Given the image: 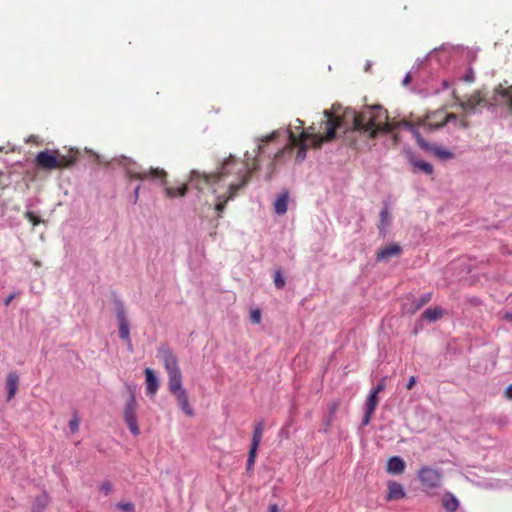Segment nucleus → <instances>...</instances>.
<instances>
[{
    "instance_id": "obj_1",
    "label": "nucleus",
    "mask_w": 512,
    "mask_h": 512,
    "mask_svg": "<svg viewBox=\"0 0 512 512\" xmlns=\"http://www.w3.org/2000/svg\"><path fill=\"white\" fill-rule=\"evenodd\" d=\"M456 118L453 113L447 114L443 110H437L427 114L423 119H419L416 124L406 119L390 121L387 110L382 106H366L359 112L351 113V126L344 130V141L355 149H362L369 140L375 139L379 134H386L398 127H405L411 130L418 143L424 146L416 126L431 131L456 120Z\"/></svg>"
},
{
    "instance_id": "obj_2",
    "label": "nucleus",
    "mask_w": 512,
    "mask_h": 512,
    "mask_svg": "<svg viewBox=\"0 0 512 512\" xmlns=\"http://www.w3.org/2000/svg\"><path fill=\"white\" fill-rule=\"evenodd\" d=\"M296 125L293 128L287 129L288 144L282 150L275 154V159L282 156L285 150L291 151L293 148H298L296 160L303 161L306 157L308 149L307 141L310 140L314 148H319L324 142H329L335 138L336 130L341 129L343 126L342 120L330 110H324L323 118L320 122L319 128L312 124L307 129H304V122L296 119Z\"/></svg>"
},
{
    "instance_id": "obj_3",
    "label": "nucleus",
    "mask_w": 512,
    "mask_h": 512,
    "mask_svg": "<svg viewBox=\"0 0 512 512\" xmlns=\"http://www.w3.org/2000/svg\"><path fill=\"white\" fill-rule=\"evenodd\" d=\"M233 173L240 175V182L246 177V175L247 181L250 178L249 169L245 167L243 163L230 156L222 163L221 169L218 172L208 174L192 170L190 172L189 182L199 191L212 189V192H215L216 190L214 189V185Z\"/></svg>"
},
{
    "instance_id": "obj_4",
    "label": "nucleus",
    "mask_w": 512,
    "mask_h": 512,
    "mask_svg": "<svg viewBox=\"0 0 512 512\" xmlns=\"http://www.w3.org/2000/svg\"><path fill=\"white\" fill-rule=\"evenodd\" d=\"M165 370L168 374V389L171 394L184 390L182 386V374L178 366L177 357L167 347L159 349Z\"/></svg>"
},
{
    "instance_id": "obj_5",
    "label": "nucleus",
    "mask_w": 512,
    "mask_h": 512,
    "mask_svg": "<svg viewBox=\"0 0 512 512\" xmlns=\"http://www.w3.org/2000/svg\"><path fill=\"white\" fill-rule=\"evenodd\" d=\"M126 174L131 180H150L161 185H166L167 183V172L164 169L153 167L144 169L135 162L126 165Z\"/></svg>"
},
{
    "instance_id": "obj_6",
    "label": "nucleus",
    "mask_w": 512,
    "mask_h": 512,
    "mask_svg": "<svg viewBox=\"0 0 512 512\" xmlns=\"http://www.w3.org/2000/svg\"><path fill=\"white\" fill-rule=\"evenodd\" d=\"M418 479L426 489H435L441 485L442 474L437 469L424 466L418 471Z\"/></svg>"
},
{
    "instance_id": "obj_7",
    "label": "nucleus",
    "mask_w": 512,
    "mask_h": 512,
    "mask_svg": "<svg viewBox=\"0 0 512 512\" xmlns=\"http://www.w3.org/2000/svg\"><path fill=\"white\" fill-rule=\"evenodd\" d=\"M137 403L134 395H131L129 400L126 402L124 409V420L134 436L140 434V429L136 418Z\"/></svg>"
},
{
    "instance_id": "obj_8",
    "label": "nucleus",
    "mask_w": 512,
    "mask_h": 512,
    "mask_svg": "<svg viewBox=\"0 0 512 512\" xmlns=\"http://www.w3.org/2000/svg\"><path fill=\"white\" fill-rule=\"evenodd\" d=\"M493 104L505 107L510 113H512V85L504 87L499 84L492 97Z\"/></svg>"
},
{
    "instance_id": "obj_9",
    "label": "nucleus",
    "mask_w": 512,
    "mask_h": 512,
    "mask_svg": "<svg viewBox=\"0 0 512 512\" xmlns=\"http://www.w3.org/2000/svg\"><path fill=\"white\" fill-rule=\"evenodd\" d=\"M247 184V176L239 183L230 184L228 188L227 196H219L218 203L215 205V210L218 212V217H221V213L224 211L226 204L229 200H232L237 191L243 188Z\"/></svg>"
},
{
    "instance_id": "obj_10",
    "label": "nucleus",
    "mask_w": 512,
    "mask_h": 512,
    "mask_svg": "<svg viewBox=\"0 0 512 512\" xmlns=\"http://www.w3.org/2000/svg\"><path fill=\"white\" fill-rule=\"evenodd\" d=\"M36 166L45 170L59 169V163L51 150H44L36 155Z\"/></svg>"
},
{
    "instance_id": "obj_11",
    "label": "nucleus",
    "mask_w": 512,
    "mask_h": 512,
    "mask_svg": "<svg viewBox=\"0 0 512 512\" xmlns=\"http://www.w3.org/2000/svg\"><path fill=\"white\" fill-rule=\"evenodd\" d=\"M55 154V158L59 163V169L70 168L73 166L79 157V151L75 149H69L66 153H62L60 150L52 151Z\"/></svg>"
},
{
    "instance_id": "obj_12",
    "label": "nucleus",
    "mask_w": 512,
    "mask_h": 512,
    "mask_svg": "<svg viewBox=\"0 0 512 512\" xmlns=\"http://www.w3.org/2000/svg\"><path fill=\"white\" fill-rule=\"evenodd\" d=\"M117 319L119 322L120 338L122 340L126 341L129 345H131L129 321L126 317V313L123 308H121L117 311Z\"/></svg>"
},
{
    "instance_id": "obj_13",
    "label": "nucleus",
    "mask_w": 512,
    "mask_h": 512,
    "mask_svg": "<svg viewBox=\"0 0 512 512\" xmlns=\"http://www.w3.org/2000/svg\"><path fill=\"white\" fill-rule=\"evenodd\" d=\"M402 249L400 245L393 243L378 250L376 258L378 261L388 260L391 257L400 255Z\"/></svg>"
},
{
    "instance_id": "obj_14",
    "label": "nucleus",
    "mask_w": 512,
    "mask_h": 512,
    "mask_svg": "<svg viewBox=\"0 0 512 512\" xmlns=\"http://www.w3.org/2000/svg\"><path fill=\"white\" fill-rule=\"evenodd\" d=\"M172 395L175 397L178 406L187 416L191 417L194 415V411L189 404L188 394L185 389L179 392H175Z\"/></svg>"
},
{
    "instance_id": "obj_15",
    "label": "nucleus",
    "mask_w": 512,
    "mask_h": 512,
    "mask_svg": "<svg viewBox=\"0 0 512 512\" xmlns=\"http://www.w3.org/2000/svg\"><path fill=\"white\" fill-rule=\"evenodd\" d=\"M405 461L399 456L389 458L386 465V471L392 475L402 474L405 470Z\"/></svg>"
},
{
    "instance_id": "obj_16",
    "label": "nucleus",
    "mask_w": 512,
    "mask_h": 512,
    "mask_svg": "<svg viewBox=\"0 0 512 512\" xmlns=\"http://www.w3.org/2000/svg\"><path fill=\"white\" fill-rule=\"evenodd\" d=\"M405 497H406V492L400 483H398L396 481L388 482V494H387L388 501L399 500V499H403Z\"/></svg>"
},
{
    "instance_id": "obj_17",
    "label": "nucleus",
    "mask_w": 512,
    "mask_h": 512,
    "mask_svg": "<svg viewBox=\"0 0 512 512\" xmlns=\"http://www.w3.org/2000/svg\"><path fill=\"white\" fill-rule=\"evenodd\" d=\"M144 372L146 377L147 394L154 396L159 388L158 378L151 368H146Z\"/></svg>"
},
{
    "instance_id": "obj_18",
    "label": "nucleus",
    "mask_w": 512,
    "mask_h": 512,
    "mask_svg": "<svg viewBox=\"0 0 512 512\" xmlns=\"http://www.w3.org/2000/svg\"><path fill=\"white\" fill-rule=\"evenodd\" d=\"M289 192L283 191L274 202V210L278 215H284L288 208Z\"/></svg>"
},
{
    "instance_id": "obj_19",
    "label": "nucleus",
    "mask_w": 512,
    "mask_h": 512,
    "mask_svg": "<svg viewBox=\"0 0 512 512\" xmlns=\"http://www.w3.org/2000/svg\"><path fill=\"white\" fill-rule=\"evenodd\" d=\"M459 500L450 492H446L442 497V506L447 512H456L459 508Z\"/></svg>"
},
{
    "instance_id": "obj_20",
    "label": "nucleus",
    "mask_w": 512,
    "mask_h": 512,
    "mask_svg": "<svg viewBox=\"0 0 512 512\" xmlns=\"http://www.w3.org/2000/svg\"><path fill=\"white\" fill-rule=\"evenodd\" d=\"M483 103H485V98L480 92H475L466 101L462 102L461 106L466 110H473Z\"/></svg>"
},
{
    "instance_id": "obj_21",
    "label": "nucleus",
    "mask_w": 512,
    "mask_h": 512,
    "mask_svg": "<svg viewBox=\"0 0 512 512\" xmlns=\"http://www.w3.org/2000/svg\"><path fill=\"white\" fill-rule=\"evenodd\" d=\"M49 496L46 492H43L37 496L32 504L31 512H44L49 504Z\"/></svg>"
},
{
    "instance_id": "obj_22",
    "label": "nucleus",
    "mask_w": 512,
    "mask_h": 512,
    "mask_svg": "<svg viewBox=\"0 0 512 512\" xmlns=\"http://www.w3.org/2000/svg\"><path fill=\"white\" fill-rule=\"evenodd\" d=\"M443 315L444 310L441 307L436 306L426 309L422 314V318L430 322H434L441 319Z\"/></svg>"
},
{
    "instance_id": "obj_23",
    "label": "nucleus",
    "mask_w": 512,
    "mask_h": 512,
    "mask_svg": "<svg viewBox=\"0 0 512 512\" xmlns=\"http://www.w3.org/2000/svg\"><path fill=\"white\" fill-rule=\"evenodd\" d=\"M18 383L19 377L15 373H10L7 377L8 400L15 396Z\"/></svg>"
},
{
    "instance_id": "obj_24",
    "label": "nucleus",
    "mask_w": 512,
    "mask_h": 512,
    "mask_svg": "<svg viewBox=\"0 0 512 512\" xmlns=\"http://www.w3.org/2000/svg\"><path fill=\"white\" fill-rule=\"evenodd\" d=\"M188 191L187 185L182 184L181 186L177 188L168 187L166 186L164 189L165 195L168 198H175V197H184Z\"/></svg>"
},
{
    "instance_id": "obj_25",
    "label": "nucleus",
    "mask_w": 512,
    "mask_h": 512,
    "mask_svg": "<svg viewBox=\"0 0 512 512\" xmlns=\"http://www.w3.org/2000/svg\"><path fill=\"white\" fill-rule=\"evenodd\" d=\"M432 299V293H425L423 294L419 299L415 300L413 308L410 309L408 312L410 314H414L416 311H418L420 308H422L425 304L429 303Z\"/></svg>"
},
{
    "instance_id": "obj_26",
    "label": "nucleus",
    "mask_w": 512,
    "mask_h": 512,
    "mask_svg": "<svg viewBox=\"0 0 512 512\" xmlns=\"http://www.w3.org/2000/svg\"><path fill=\"white\" fill-rule=\"evenodd\" d=\"M264 431V423L262 421L257 422L254 425V431L252 436V443L260 444Z\"/></svg>"
},
{
    "instance_id": "obj_27",
    "label": "nucleus",
    "mask_w": 512,
    "mask_h": 512,
    "mask_svg": "<svg viewBox=\"0 0 512 512\" xmlns=\"http://www.w3.org/2000/svg\"><path fill=\"white\" fill-rule=\"evenodd\" d=\"M379 218V229H384L390 224L391 216L387 205L381 210Z\"/></svg>"
},
{
    "instance_id": "obj_28",
    "label": "nucleus",
    "mask_w": 512,
    "mask_h": 512,
    "mask_svg": "<svg viewBox=\"0 0 512 512\" xmlns=\"http://www.w3.org/2000/svg\"><path fill=\"white\" fill-rule=\"evenodd\" d=\"M412 164L415 168H418L427 175H431L434 171L433 166L430 163L422 160H414L412 161Z\"/></svg>"
},
{
    "instance_id": "obj_29",
    "label": "nucleus",
    "mask_w": 512,
    "mask_h": 512,
    "mask_svg": "<svg viewBox=\"0 0 512 512\" xmlns=\"http://www.w3.org/2000/svg\"><path fill=\"white\" fill-rule=\"evenodd\" d=\"M378 401V395L370 392L366 401V409L369 410V412H374L378 405Z\"/></svg>"
},
{
    "instance_id": "obj_30",
    "label": "nucleus",
    "mask_w": 512,
    "mask_h": 512,
    "mask_svg": "<svg viewBox=\"0 0 512 512\" xmlns=\"http://www.w3.org/2000/svg\"><path fill=\"white\" fill-rule=\"evenodd\" d=\"M433 152L438 158L443 160L452 159L454 157L452 152L439 147H435Z\"/></svg>"
},
{
    "instance_id": "obj_31",
    "label": "nucleus",
    "mask_w": 512,
    "mask_h": 512,
    "mask_svg": "<svg viewBox=\"0 0 512 512\" xmlns=\"http://www.w3.org/2000/svg\"><path fill=\"white\" fill-rule=\"evenodd\" d=\"M339 406H340V401H338V400L333 401L329 405V407H328L329 417L327 420V425H330V423L334 420L335 414H336Z\"/></svg>"
},
{
    "instance_id": "obj_32",
    "label": "nucleus",
    "mask_w": 512,
    "mask_h": 512,
    "mask_svg": "<svg viewBox=\"0 0 512 512\" xmlns=\"http://www.w3.org/2000/svg\"><path fill=\"white\" fill-rule=\"evenodd\" d=\"M279 134H280V131L277 130V131L272 132L270 135L263 137L261 139V144L258 146L259 152L261 153L263 151V143L273 141L274 139H276L279 136Z\"/></svg>"
},
{
    "instance_id": "obj_33",
    "label": "nucleus",
    "mask_w": 512,
    "mask_h": 512,
    "mask_svg": "<svg viewBox=\"0 0 512 512\" xmlns=\"http://www.w3.org/2000/svg\"><path fill=\"white\" fill-rule=\"evenodd\" d=\"M116 507L123 512H135V505L132 502H118Z\"/></svg>"
},
{
    "instance_id": "obj_34",
    "label": "nucleus",
    "mask_w": 512,
    "mask_h": 512,
    "mask_svg": "<svg viewBox=\"0 0 512 512\" xmlns=\"http://www.w3.org/2000/svg\"><path fill=\"white\" fill-rule=\"evenodd\" d=\"M285 279L280 271H276L274 274V284L278 289H282L285 286Z\"/></svg>"
},
{
    "instance_id": "obj_35",
    "label": "nucleus",
    "mask_w": 512,
    "mask_h": 512,
    "mask_svg": "<svg viewBox=\"0 0 512 512\" xmlns=\"http://www.w3.org/2000/svg\"><path fill=\"white\" fill-rule=\"evenodd\" d=\"M99 490L100 492H102L104 495H108L112 492L113 490V485L110 481H104L100 487H99Z\"/></svg>"
},
{
    "instance_id": "obj_36",
    "label": "nucleus",
    "mask_w": 512,
    "mask_h": 512,
    "mask_svg": "<svg viewBox=\"0 0 512 512\" xmlns=\"http://www.w3.org/2000/svg\"><path fill=\"white\" fill-rule=\"evenodd\" d=\"M25 217L33 224V226H36L41 222V219L31 211L26 212Z\"/></svg>"
},
{
    "instance_id": "obj_37",
    "label": "nucleus",
    "mask_w": 512,
    "mask_h": 512,
    "mask_svg": "<svg viewBox=\"0 0 512 512\" xmlns=\"http://www.w3.org/2000/svg\"><path fill=\"white\" fill-rule=\"evenodd\" d=\"M250 319L253 323L259 324L261 322V312L260 310H252L250 313Z\"/></svg>"
},
{
    "instance_id": "obj_38",
    "label": "nucleus",
    "mask_w": 512,
    "mask_h": 512,
    "mask_svg": "<svg viewBox=\"0 0 512 512\" xmlns=\"http://www.w3.org/2000/svg\"><path fill=\"white\" fill-rule=\"evenodd\" d=\"M68 426H69V428H70L72 433L77 432L78 429H79V419L77 417L72 418L69 421Z\"/></svg>"
},
{
    "instance_id": "obj_39",
    "label": "nucleus",
    "mask_w": 512,
    "mask_h": 512,
    "mask_svg": "<svg viewBox=\"0 0 512 512\" xmlns=\"http://www.w3.org/2000/svg\"><path fill=\"white\" fill-rule=\"evenodd\" d=\"M259 445L260 444L251 443V448H250V451H249L248 459L255 460L256 454H257V450L259 448Z\"/></svg>"
},
{
    "instance_id": "obj_40",
    "label": "nucleus",
    "mask_w": 512,
    "mask_h": 512,
    "mask_svg": "<svg viewBox=\"0 0 512 512\" xmlns=\"http://www.w3.org/2000/svg\"><path fill=\"white\" fill-rule=\"evenodd\" d=\"M373 413L374 412H369V410L366 409L365 415H364V417L362 419V425L363 426H366V425H368L370 423V420H371V417H372Z\"/></svg>"
},
{
    "instance_id": "obj_41",
    "label": "nucleus",
    "mask_w": 512,
    "mask_h": 512,
    "mask_svg": "<svg viewBox=\"0 0 512 512\" xmlns=\"http://www.w3.org/2000/svg\"><path fill=\"white\" fill-rule=\"evenodd\" d=\"M385 389V381L384 379L379 382V384L371 391L372 393H375L378 395L380 392H382Z\"/></svg>"
},
{
    "instance_id": "obj_42",
    "label": "nucleus",
    "mask_w": 512,
    "mask_h": 512,
    "mask_svg": "<svg viewBox=\"0 0 512 512\" xmlns=\"http://www.w3.org/2000/svg\"><path fill=\"white\" fill-rule=\"evenodd\" d=\"M416 377L415 376H411L406 384V388L408 390H411L415 385H416Z\"/></svg>"
},
{
    "instance_id": "obj_43",
    "label": "nucleus",
    "mask_w": 512,
    "mask_h": 512,
    "mask_svg": "<svg viewBox=\"0 0 512 512\" xmlns=\"http://www.w3.org/2000/svg\"><path fill=\"white\" fill-rule=\"evenodd\" d=\"M505 397L512 399V384H510L505 390Z\"/></svg>"
},
{
    "instance_id": "obj_44",
    "label": "nucleus",
    "mask_w": 512,
    "mask_h": 512,
    "mask_svg": "<svg viewBox=\"0 0 512 512\" xmlns=\"http://www.w3.org/2000/svg\"><path fill=\"white\" fill-rule=\"evenodd\" d=\"M139 193H140V185H138L135 190H134V193H133V196H134V203H136L139 199Z\"/></svg>"
},
{
    "instance_id": "obj_45",
    "label": "nucleus",
    "mask_w": 512,
    "mask_h": 512,
    "mask_svg": "<svg viewBox=\"0 0 512 512\" xmlns=\"http://www.w3.org/2000/svg\"><path fill=\"white\" fill-rule=\"evenodd\" d=\"M411 80H412V77H411L410 73H408V74L404 77V79H403V81H402V84H403L404 86H406V85H408V84L411 82Z\"/></svg>"
},
{
    "instance_id": "obj_46",
    "label": "nucleus",
    "mask_w": 512,
    "mask_h": 512,
    "mask_svg": "<svg viewBox=\"0 0 512 512\" xmlns=\"http://www.w3.org/2000/svg\"><path fill=\"white\" fill-rule=\"evenodd\" d=\"M268 512H279V508L276 504H271L269 506Z\"/></svg>"
},
{
    "instance_id": "obj_47",
    "label": "nucleus",
    "mask_w": 512,
    "mask_h": 512,
    "mask_svg": "<svg viewBox=\"0 0 512 512\" xmlns=\"http://www.w3.org/2000/svg\"><path fill=\"white\" fill-rule=\"evenodd\" d=\"M255 463V460L253 459H247V470H251L253 468V465Z\"/></svg>"
},
{
    "instance_id": "obj_48",
    "label": "nucleus",
    "mask_w": 512,
    "mask_h": 512,
    "mask_svg": "<svg viewBox=\"0 0 512 512\" xmlns=\"http://www.w3.org/2000/svg\"><path fill=\"white\" fill-rule=\"evenodd\" d=\"M14 297H15V294L9 295L7 297V299L5 300V305L8 306L11 303V301L14 299Z\"/></svg>"
},
{
    "instance_id": "obj_49",
    "label": "nucleus",
    "mask_w": 512,
    "mask_h": 512,
    "mask_svg": "<svg viewBox=\"0 0 512 512\" xmlns=\"http://www.w3.org/2000/svg\"><path fill=\"white\" fill-rule=\"evenodd\" d=\"M507 320H512V311L505 314Z\"/></svg>"
},
{
    "instance_id": "obj_50",
    "label": "nucleus",
    "mask_w": 512,
    "mask_h": 512,
    "mask_svg": "<svg viewBox=\"0 0 512 512\" xmlns=\"http://www.w3.org/2000/svg\"><path fill=\"white\" fill-rule=\"evenodd\" d=\"M349 113H345V118L348 119Z\"/></svg>"
},
{
    "instance_id": "obj_51",
    "label": "nucleus",
    "mask_w": 512,
    "mask_h": 512,
    "mask_svg": "<svg viewBox=\"0 0 512 512\" xmlns=\"http://www.w3.org/2000/svg\"><path fill=\"white\" fill-rule=\"evenodd\" d=\"M462 126L466 127V123L464 121H462Z\"/></svg>"
}]
</instances>
